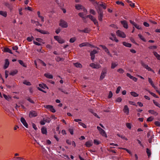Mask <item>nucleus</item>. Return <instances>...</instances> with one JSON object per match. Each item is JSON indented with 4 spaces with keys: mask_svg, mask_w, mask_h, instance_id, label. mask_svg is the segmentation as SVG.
<instances>
[{
    "mask_svg": "<svg viewBox=\"0 0 160 160\" xmlns=\"http://www.w3.org/2000/svg\"><path fill=\"white\" fill-rule=\"evenodd\" d=\"M4 50L5 52H8L10 54H12L11 50L8 48H5Z\"/></svg>",
    "mask_w": 160,
    "mask_h": 160,
    "instance_id": "obj_28",
    "label": "nucleus"
},
{
    "mask_svg": "<svg viewBox=\"0 0 160 160\" xmlns=\"http://www.w3.org/2000/svg\"><path fill=\"white\" fill-rule=\"evenodd\" d=\"M76 40V38L75 37H73L70 39L69 42L71 43L74 42Z\"/></svg>",
    "mask_w": 160,
    "mask_h": 160,
    "instance_id": "obj_40",
    "label": "nucleus"
},
{
    "mask_svg": "<svg viewBox=\"0 0 160 160\" xmlns=\"http://www.w3.org/2000/svg\"><path fill=\"white\" fill-rule=\"evenodd\" d=\"M107 69L106 68H104L103 69L100 77V80H102L104 78L107 73Z\"/></svg>",
    "mask_w": 160,
    "mask_h": 160,
    "instance_id": "obj_1",
    "label": "nucleus"
},
{
    "mask_svg": "<svg viewBox=\"0 0 160 160\" xmlns=\"http://www.w3.org/2000/svg\"><path fill=\"white\" fill-rule=\"evenodd\" d=\"M117 35L120 37L122 38H125L126 37V35L125 33L123 32L118 30L116 32Z\"/></svg>",
    "mask_w": 160,
    "mask_h": 160,
    "instance_id": "obj_3",
    "label": "nucleus"
},
{
    "mask_svg": "<svg viewBox=\"0 0 160 160\" xmlns=\"http://www.w3.org/2000/svg\"><path fill=\"white\" fill-rule=\"evenodd\" d=\"M78 15L81 17V18H84V14H83V13H82V12L79 13V14H78Z\"/></svg>",
    "mask_w": 160,
    "mask_h": 160,
    "instance_id": "obj_64",
    "label": "nucleus"
},
{
    "mask_svg": "<svg viewBox=\"0 0 160 160\" xmlns=\"http://www.w3.org/2000/svg\"><path fill=\"white\" fill-rule=\"evenodd\" d=\"M122 100V99L120 97H118L116 100V101L118 102H120Z\"/></svg>",
    "mask_w": 160,
    "mask_h": 160,
    "instance_id": "obj_53",
    "label": "nucleus"
},
{
    "mask_svg": "<svg viewBox=\"0 0 160 160\" xmlns=\"http://www.w3.org/2000/svg\"><path fill=\"white\" fill-rule=\"evenodd\" d=\"M123 111L127 115H128L129 114V108L127 105H126L124 106Z\"/></svg>",
    "mask_w": 160,
    "mask_h": 160,
    "instance_id": "obj_17",
    "label": "nucleus"
},
{
    "mask_svg": "<svg viewBox=\"0 0 160 160\" xmlns=\"http://www.w3.org/2000/svg\"><path fill=\"white\" fill-rule=\"evenodd\" d=\"M90 66L93 68L98 69L101 67V66L99 64H95L92 63L90 64Z\"/></svg>",
    "mask_w": 160,
    "mask_h": 160,
    "instance_id": "obj_8",
    "label": "nucleus"
},
{
    "mask_svg": "<svg viewBox=\"0 0 160 160\" xmlns=\"http://www.w3.org/2000/svg\"><path fill=\"white\" fill-rule=\"evenodd\" d=\"M79 46L80 47H82L84 46H90L92 47H94L92 45H91L87 42H83L80 44L79 45Z\"/></svg>",
    "mask_w": 160,
    "mask_h": 160,
    "instance_id": "obj_13",
    "label": "nucleus"
},
{
    "mask_svg": "<svg viewBox=\"0 0 160 160\" xmlns=\"http://www.w3.org/2000/svg\"><path fill=\"white\" fill-rule=\"evenodd\" d=\"M18 71L16 70L12 71L10 73V74L12 76H14L18 73Z\"/></svg>",
    "mask_w": 160,
    "mask_h": 160,
    "instance_id": "obj_35",
    "label": "nucleus"
},
{
    "mask_svg": "<svg viewBox=\"0 0 160 160\" xmlns=\"http://www.w3.org/2000/svg\"><path fill=\"white\" fill-rule=\"evenodd\" d=\"M138 36L140 38L141 40L143 41L144 42H146V40L140 34H138Z\"/></svg>",
    "mask_w": 160,
    "mask_h": 160,
    "instance_id": "obj_36",
    "label": "nucleus"
},
{
    "mask_svg": "<svg viewBox=\"0 0 160 160\" xmlns=\"http://www.w3.org/2000/svg\"><path fill=\"white\" fill-rule=\"evenodd\" d=\"M27 100L28 101L32 103H34V102L33 100H32L30 98H28L27 99Z\"/></svg>",
    "mask_w": 160,
    "mask_h": 160,
    "instance_id": "obj_57",
    "label": "nucleus"
},
{
    "mask_svg": "<svg viewBox=\"0 0 160 160\" xmlns=\"http://www.w3.org/2000/svg\"><path fill=\"white\" fill-rule=\"evenodd\" d=\"M87 17L89 18L93 22L94 24L96 25H98V22L96 18L92 16L91 15H88L87 16Z\"/></svg>",
    "mask_w": 160,
    "mask_h": 160,
    "instance_id": "obj_5",
    "label": "nucleus"
},
{
    "mask_svg": "<svg viewBox=\"0 0 160 160\" xmlns=\"http://www.w3.org/2000/svg\"><path fill=\"white\" fill-rule=\"evenodd\" d=\"M62 60V58L60 57H57L56 58V60L57 62H59L60 61Z\"/></svg>",
    "mask_w": 160,
    "mask_h": 160,
    "instance_id": "obj_61",
    "label": "nucleus"
},
{
    "mask_svg": "<svg viewBox=\"0 0 160 160\" xmlns=\"http://www.w3.org/2000/svg\"><path fill=\"white\" fill-rule=\"evenodd\" d=\"M121 87L120 86L118 87L116 91V93L118 94L119 93V92L121 89Z\"/></svg>",
    "mask_w": 160,
    "mask_h": 160,
    "instance_id": "obj_51",
    "label": "nucleus"
},
{
    "mask_svg": "<svg viewBox=\"0 0 160 160\" xmlns=\"http://www.w3.org/2000/svg\"><path fill=\"white\" fill-rule=\"evenodd\" d=\"M126 1L128 2L129 5L132 7H134L135 6V4L134 3L132 2V1L130 0H126Z\"/></svg>",
    "mask_w": 160,
    "mask_h": 160,
    "instance_id": "obj_23",
    "label": "nucleus"
},
{
    "mask_svg": "<svg viewBox=\"0 0 160 160\" xmlns=\"http://www.w3.org/2000/svg\"><path fill=\"white\" fill-rule=\"evenodd\" d=\"M111 37H110V39L116 42H118V40L116 38V36L113 33L111 34Z\"/></svg>",
    "mask_w": 160,
    "mask_h": 160,
    "instance_id": "obj_15",
    "label": "nucleus"
},
{
    "mask_svg": "<svg viewBox=\"0 0 160 160\" xmlns=\"http://www.w3.org/2000/svg\"><path fill=\"white\" fill-rule=\"evenodd\" d=\"M41 33L43 34H49V32L47 31H45L44 30H42Z\"/></svg>",
    "mask_w": 160,
    "mask_h": 160,
    "instance_id": "obj_44",
    "label": "nucleus"
},
{
    "mask_svg": "<svg viewBox=\"0 0 160 160\" xmlns=\"http://www.w3.org/2000/svg\"><path fill=\"white\" fill-rule=\"evenodd\" d=\"M9 64V62L8 59H6L5 60V63L4 66V69H6L8 68Z\"/></svg>",
    "mask_w": 160,
    "mask_h": 160,
    "instance_id": "obj_19",
    "label": "nucleus"
},
{
    "mask_svg": "<svg viewBox=\"0 0 160 160\" xmlns=\"http://www.w3.org/2000/svg\"><path fill=\"white\" fill-rule=\"evenodd\" d=\"M122 43L123 45L127 47L130 48L132 46L131 44L130 43H128L126 42H123Z\"/></svg>",
    "mask_w": 160,
    "mask_h": 160,
    "instance_id": "obj_26",
    "label": "nucleus"
},
{
    "mask_svg": "<svg viewBox=\"0 0 160 160\" xmlns=\"http://www.w3.org/2000/svg\"><path fill=\"white\" fill-rule=\"evenodd\" d=\"M148 82L149 83L151 84L152 87H153L155 90L157 89V88L154 85L152 79L149 78H148Z\"/></svg>",
    "mask_w": 160,
    "mask_h": 160,
    "instance_id": "obj_18",
    "label": "nucleus"
},
{
    "mask_svg": "<svg viewBox=\"0 0 160 160\" xmlns=\"http://www.w3.org/2000/svg\"><path fill=\"white\" fill-rule=\"evenodd\" d=\"M118 63L117 62H113L111 63V68L112 69H114L118 65Z\"/></svg>",
    "mask_w": 160,
    "mask_h": 160,
    "instance_id": "obj_20",
    "label": "nucleus"
},
{
    "mask_svg": "<svg viewBox=\"0 0 160 160\" xmlns=\"http://www.w3.org/2000/svg\"><path fill=\"white\" fill-rule=\"evenodd\" d=\"M51 141L49 140H47L46 141V143L45 144L50 145L51 144Z\"/></svg>",
    "mask_w": 160,
    "mask_h": 160,
    "instance_id": "obj_62",
    "label": "nucleus"
},
{
    "mask_svg": "<svg viewBox=\"0 0 160 160\" xmlns=\"http://www.w3.org/2000/svg\"><path fill=\"white\" fill-rule=\"evenodd\" d=\"M153 118L152 117H149L147 119V121L148 122L152 121L153 120Z\"/></svg>",
    "mask_w": 160,
    "mask_h": 160,
    "instance_id": "obj_55",
    "label": "nucleus"
},
{
    "mask_svg": "<svg viewBox=\"0 0 160 160\" xmlns=\"http://www.w3.org/2000/svg\"><path fill=\"white\" fill-rule=\"evenodd\" d=\"M93 143L92 141L87 142L85 143V145L87 147H90L92 145Z\"/></svg>",
    "mask_w": 160,
    "mask_h": 160,
    "instance_id": "obj_21",
    "label": "nucleus"
},
{
    "mask_svg": "<svg viewBox=\"0 0 160 160\" xmlns=\"http://www.w3.org/2000/svg\"><path fill=\"white\" fill-rule=\"evenodd\" d=\"M134 26L137 28L138 29H141V27L139 25L137 24H135L134 25Z\"/></svg>",
    "mask_w": 160,
    "mask_h": 160,
    "instance_id": "obj_48",
    "label": "nucleus"
},
{
    "mask_svg": "<svg viewBox=\"0 0 160 160\" xmlns=\"http://www.w3.org/2000/svg\"><path fill=\"white\" fill-rule=\"evenodd\" d=\"M23 83L24 84L28 86H30L31 85V84L30 82H29L26 80L24 81L23 82Z\"/></svg>",
    "mask_w": 160,
    "mask_h": 160,
    "instance_id": "obj_41",
    "label": "nucleus"
},
{
    "mask_svg": "<svg viewBox=\"0 0 160 160\" xmlns=\"http://www.w3.org/2000/svg\"><path fill=\"white\" fill-rule=\"evenodd\" d=\"M117 135L118 137H121V138H122L123 139H125L126 140H128V139L127 138H125L124 136H122V135H120V134H117Z\"/></svg>",
    "mask_w": 160,
    "mask_h": 160,
    "instance_id": "obj_46",
    "label": "nucleus"
},
{
    "mask_svg": "<svg viewBox=\"0 0 160 160\" xmlns=\"http://www.w3.org/2000/svg\"><path fill=\"white\" fill-rule=\"evenodd\" d=\"M33 37H28L27 39L28 42H31L32 41V39H33Z\"/></svg>",
    "mask_w": 160,
    "mask_h": 160,
    "instance_id": "obj_50",
    "label": "nucleus"
},
{
    "mask_svg": "<svg viewBox=\"0 0 160 160\" xmlns=\"http://www.w3.org/2000/svg\"><path fill=\"white\" fill-rule=\"evenodd\" d=\"M126 75L127 77H129L131 79H132L133 76H132L129 73H127Z\"/></svg>",
    "mask_w": 160,
    "mask_h": 160,
    "instance_id": "obj_59",
    "label": "nucleus"
},
{
    "mask_svg": "<svg viewBox=\"0 0 160 160\" xmlns=\"http://www.w3.org/2000/svg\"><path fill=\"white\" fill-rule=\"evenodd\" d=\"M100 6L102 7L104 9H105L106 8L107 5L105 3H102L100 4Z\"/></svg>",
    "mask_w": 160,
    "mask_h": 160,
    "instance_id": "obj_38",
    "label": "nucleus"
},
{
    "mask_svg": "<svg viewBox=\"0 0 160 160\" xmlns=\"http://www.w3.org/2000/svg\"><path fill=\"white\" fill-rule=\"evenodd\" d=\"M118 72H119L120 73H123L124 72V70L122 68H119L117 70Z\"/></svg>",
    "mask_w": 160,
    "mask_h": 160,
    "instance_id": "obj_42",
    "label": "nucleus"
},
{
    "mask_svg": "<svg viewBox=\"0 0 160 160\" xmlns=\"http://www.w3.org/2000/svg\"><path fill=\"white\" fill-rule=\"evenodd\" d=\"M32 127L35 130H37V128L36 125H35V124H34V123H32Z\"/></svg>",
    "mask_w": 160,
    "mask_h": 160,
    "instance_id": "obj_63",
    "label": "nucleus"
},
{
    "mask_svg": "<svg viewBox=\"0 0 160 160\" xmlns=\"http://www.w3.org/2000/svg\"><path fill=\"white\" fill-rule=\"evenodd\" d=\"M54 38L57 40L59 43H64V41L58 36H55Z\"/></svg>",
    "mask_w": 160,
    "mask_h": 160,
    "instance_id": "obj_9",
    "label": "nucleus"
},
{
    "mask_svg": "<svg viewBox=\"0 0 160 160\" xmlns=\"http://www.w3.org/2000/svg\"><path fill=\"white\" fill-rule=\"evenodd\" d=\"M0 15H2L5 17H6L7 16V13L6 12L0 11Z\"/></svg>",
    "mask_w": 160,
    "mask_h": 160,
    "instance_id": "obj_24",
    "label": "nucleus"
},
{
    "mask_svg": "<svg viewBox=\"0 0 160 160\" xmlns=\"http://www.w3.org/2000/svg\"><path fill=\"white\" fill-rule=\"evenodd\" d=\"M116 3L118 5L121 4L122 6H124V3L122 2H120L119 1H117L116 2Z\"/></svg>",
    "mask_w": 160,
    "mask_h": 160,
    "instance_id": "obj_49",
    "label": "nucleus"
},
{
    "mask_svg": "<svg viewBox=\"0 0 160 160\" xmlns=\"http://www.w3.org/2000/svg\"><path fill=\"white\" fill-rule=\"evenodd\" d=\"M59 25L60 26L63 28H67L68 27L67 22L63 20L60 21Z\"/></svg>",
    "mask_w": 160,
    "mask_h": 160,
    "instance_id": "obj_2",
    "label": "nucleus"
},
{
    "mask_svg": "<svg viewBox=\"0 0 160 160\" xmlns=\"http://www.w3.org/2000/svg\"><path fill=\"white\" fill-rule=\"evenodd\" d=\"M94 144L98 145L100 143V142L99 141L95 139L94 140Z\"/></svg>",
    "mask_w": 160,
    "mask_h": 160,
    "instance_id": "obj_45",
    "label": "nucleus"
},
{
    "mask_svg": "<svg viewBox=\"0 0 160 160\" xmlns=\"http://www.w3.org/2000/svg\"><path fill=\"white\" fill-rule=\"evenodd\" d=\"M132 96L134 97H137L138 96V94L134 92H130Z\"/></svg>",
    "mask_w": 160,
    "mask_h": 160,
    "instance_id": "obj_34",
    "label": "nucleus"
},
{
    "mask_svg": "<svg viewBox=\"0 0 160 160\" xmlns=\"http://www.w3.org/2000/svg\"><path fill=\"white\" fill-rule=\"evenodd\" d=\"M41 132L43 134H46L47 133V130L46 128L45 127H43L41 129Z\"/></svg>",
    "mask_w": 160,
    "mask_h": 160,
    "instance_id": "obj_22",
    "label": "nucleus"
},
{
    "mask_svg": "<svg viewBox=\"0 0 160 160\" xmlns=\"http://www.w3.org/2000/svg\"><path fill=\"white\" fill-rule=\"evenodd\" d=\"M38 115L37 112L34 111H32L30 112L29 114V116L30 118H32L36 117Z\"/></svg>",
    "mask_w": 160,
    "mask_h": 160,
    "instance_id": "obj_7",
    "label": "nucleus"
},
{
    "mask_svg": "<svg viewBox=\"0 0 160 160\" xmlns=\"http://www.w3.org/2000/svg\"><path fill=\"white\" fill-rule=\"evenodd\" d=\"M90 13L93 15H95L96 14L95 12L93 9H90Z\"/></svg>",
    "mask_w": 160,
    "mask_h": 160,
    "instance_id": "obj_56",
    "label": "nucleus"
},
{
    "mask_svg": "<svg viewBox=\"0 0 160 160\" xmlns=\"http://www.w3.org/2000/svg\"><path fill=\"white\" fill-rule=\"evenodd\" d=\"M148 112L149 113H150L155 115H158V113L153 110H149L148 111Z\"/></svg>",
    "mask_w": 160,
    "mask_h": 160,
    "instance_id": "obj_31",
    "label": "nucleus"
},
{
    "mask_svg": "<svg viewBox=\"0 0 160 160\" xmlns=\"http://www.w3.org/2000/svg\"><path fill=\"white\" fill-rule=\"evenodd\" d=\"M39 86L41 88H42L44 89L45 88H48L46 85L43 83L40 84H39Z\"/></svg>",
    "mask_w": 160,
    "mask_h": 160,
    "instance_id": "obj_27",
    "label": "nucleus"
},
{
    "mask_svg": "<svg viewBox=\"0 0 160 160\" xmlns=\"http://www.w3.org/2000/svg\"><path fill=\"white\" fill-rule=\"evenodd\" d=\"M20 121L23 125L27 128H28V125L26 122L25 119L23 117H21L20 118Z\"/></svg>",
    "mask_w": 160,
    "mask_h": 160,
    "instance_id": "obj_10",
    "label": "nucleus"
},
{
    "mask_svg": "<svg viewBox=\"0 0 160 160\" xmlns=\"http://www.w3.org/2000/svg\"><path fill=\"white\" fill-rule=\"evenodd\" d=\"M121 23L123 25L124 28L127 29L128 28V25L126 21L124 20L120 21Z\"/></svg>",
    "mask_w": 160,
    "mask_h": 160,
    "instance_id": "obj_14",
    "label": "nucleus"
},
{
    "mask_svg": "<svg viewBox=\"0 0 160 160\" xmlns=\"http://www.w3.org/2000/svg\"><path fill=\"white\" fill-rule=\"evenodd\" d=\"M18 62L21 65L24 67H26V66L25 65L23 62L21 60H18Z\"/></svg>",
    "mask_w": 160,
    "mask_h": 160,
    "instance_id": "obj_37",
    "label": "nucleus"
},
{
    "mask_svg": "<svg viewBox=\"0 0 160 160\" xmlns=\"http://www.w3.org/2000/svg\"><path fill=\"white\" fill-rule=\"evenodd\" d=\"M126 126L127 128L129 129H131V124L130 123H127L126 124Z\"/></svg>",
    "mask_w": 160,
    "mask_h": 160,
    "instance_id": "obj_47",
    "label": "nucleus"
},
{
    "mask_svg": "<svg viewBox=\"0 0 160 160\" xmlns=\"http://www.w3.org/2000/svg\"><path fill=\"white\" fill-rule=\"evenodd\" d=\"M97 129L99 131L100 133L102 135L103 137H105L106 138L107 137V135L105 132L102 128H101L99 126H97Z\"/></svg>",
    "mask_w": 160,
    "mask_h": 160,
    "instance_id": "obj_4",
    "label": "nucleus"
},
{
    "mask_svg": "<svg viewBox=\"0 0 160 160\" xmlns=\"http://www.w3.org/2000/svg\"><path fill=\"white\" fill-rule=\"evenodd\" d=\"M157 126L160 127V122L158 121H156L154 123Z\"/></svg>",
    "mask_w": 160,
    "mask_h": 160,
    "instance_id": "obj_54",
    "label": "nucleus"
},
{
    "mask_svg": "<svg viewBox=\"0 0 160 160\" xmlns=\"http://www.w3.org/2000/svg\"><path fill=\"white\" fill-rule=\"evenodd\" d=\"M112 96V93L111 91H110L109 92V95L108 96V98H111Z\"/></svg>",
    "mask_w": 160,
    "mask_h": 160,
    "instance_id": "obj_58",
    "label": "nucleus"
},
{
    "mask_svg": "<svg viewBox=\"0 0 160 160\" xmlns=\"http://www.w3.org/2000/svg\"><path fill=\"white\" fill-rule=\"evenodd\" d=\"M74 65L77 68H81L82 67V65L78 62L74 63Z\"/></svg>",
    "mask_w": 160,
    "mask_h": 160,
    "instance_id": "obj_33",
    "label": "nucleus"
},
{
    "mask_svg": "<svg viewBox=\"0 0 160 160\" xmlns=\"http://www.w3.org/2000/svg\"><path fill=\"white\" fill-rule=\"evenodd\" d=\"M146 152L148 157H149L151 154V150L147 148L146 149Z\"/></svg>",
    "mask_w": 160,
    "mask_h": 160,
    "instance_id": "obj_32",
    "label": "nucleus"
},
{
    "mask_svg": "<svg viewBox=\"0 0 160 160\" xmlns=\"http://www.w3.org/2000/svg\"><path fill=\"white\" fill-rule=\"evenodd\" d=\"M90 30L88 28H85L83 30H80V32H84L86 33H88L89 32H90Z\"/></svg>",
    "mask_w": 160,
    "mask_h": 160,
    "instance_id": "obj_25",
    "label": "nucleus"
},
{
    "mask_svg": "<svg viewBox=\"0 0 160 160\" xmlns=\"http://www.w3.org/2000/svg\"><path fill=\"white\" fill-rule=\"evenodd\" d=\"M78 124L82 126L84 128H86L87 126L84 123L82 122H78Z\"/></svg>",
    "mask_w": 160,
    "mask_h": 160,
    "instance_id": "obj_39",
    "label": "nucleus"
},
{
    "mask_svg": "<svg viewBox=\"0 0 160 160\" xmlns=\"http://www.w3.org/2000/svg\"><path fill=\"white\" fill-rule=\"evenodd\" d=\"M153 52L154 55L156 57L157 59L158 60H160V55L158 54L157 52Z\"/></svg>",
    "mask_w": 160,
    "mask_h": 160,
    "instance_id": "obj_29",
    "label": "nucleus"
},
{
    "mask_svg": "<svg viewBox=\"0 0 160 160\" xmlns=\"http://www.w3.org/2000/svg\"><path fill=\"white\" fill-rule=\"evenodd\" d=\"M44 76L47 78L52 79L53 78V76L51 74L49 73H45Z\"/></svg>",
    "mask_w": 160,
    "mask_h": 160,
    "instance_id": "obj_30",
    "label": "nucleus"
},
{
    "mask_svg": "<svg viewBox=\"0 0 160 160\" xmlns=\"http://www.w3.org/2000/svg\"><path fill=\"white\" fill-rule=\"evenodd\" d=\"M59 90L60 91H61L62 92H63V93H64L65 94H68V92H67V91H66V90H63L62 89H60Z\"/></svg>",
    "mask_w": 160,
    "mask_h": 160,
    "instance_id": "obj_60",
    "label": "nucleus"
},
{
    "mask_svg": "<svg viewBox=\"0 0 160 160\" xmlns=\"http://www.w3.org/2000/svg\"><path fill=\"white\" fill-rule=\"evenodd\" d=\"M98 12V20L102 21V18L103 16V12L100 9H99L97 11Z\"/></svg>",
    "mask_w": 160,
    "mask_h": 160,
    "instance_id": "obj_6",
    "label": "nucleus"
},
{
    "mask_svg": "<svg viewBox=\"0 0 160 160\" xmlns=\"http://www.w3.org/2000/svg\"><path fill=\"white\" fill-rule=\"evenodd\" d=\"M153 102L154 104L160 108V104L157 102H156L155 100H153Z\"/></svg>",
    "mask_w": 160,
    "mask_h": 160,
    "instance_id": "obj_43",
    "label": "nucleus"
},
{
    "mask_svg": "<svg viewBox=\"0 0 160 160\" xmlns=\"http://www.w3.org/2000/svg\"><path fill=\"white\" fill-rule=\"evenodd\" d=\"M100 46L102 47L103 49L104 50L105 52H106L108 54V55H110V56H111V55L110 53L108 50V49L107 48V47L106 46L102 45H100Z\"/></svg>",
    "mask_w": 160,
    "mask_h": 160,
    "instance_id": "obj_16",
    "label": "nucleus"
},
{
    "mask_svg": "<svg viewBox=\"0 0 160 160\" xmlns=\"http://www.w3.org/2000/svg\"><path fill=\"white\" fill-rule=\"evenodd\" d=\"M142 66L148 70V71H151L154 72V71L148 65L142 62Z\"/></svg>",
    "mask_w": 160,
    "mask_h": 160,
    "instance_id": "obj_12",
    "label": "nucleus"
},
{
    "mask_svg": "<svg viewBox=\"0 0 160 160\" xmlns=\"http://www.w3.org/2000/svg\"><path fill=\"white\" fill-rule=\"evenodd\" d=\"M76 8L78 10H79L80 9H83V11L84 12H87V10L85 9L84 7L82 5L80 4H77L75 6Z\"/></svg>",
    "mask_w": 160,
    "mask_h": 160,
    "instance_id": "obj_11",
    "label": "nucleus"
},
{
    "mask_svg": "<svg viewBox=\"0 0 160 160\" xmlns=\"http://www.w3.org/2000/svg\"><path fill=\"white\" fill-rule=\"evenodd\" d=\"M157 48V47L156 46H150L148 47L149 49H155Z\"/></svg>",
    "mask_w": 160,
    "mask_h": 160,
    "instance_id": "obj_52",
    "label": "nucleus"
}]
</instances>
